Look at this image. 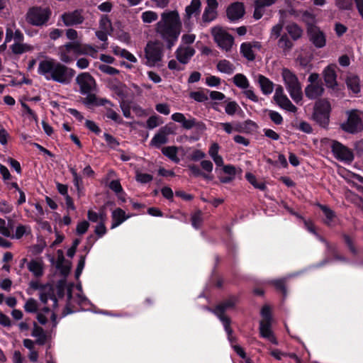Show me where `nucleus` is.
Wrapping results in <instances>:
<instances>
[{"mask_svg":"<svg viewBox=\"0 0 363 363\" xmlns=\"http://www.w3.org/2000/svg\"><path fill=\"white\" fill-rule=\"evenodd\" d=\"M100 30L109 33L112 31V26L110 20L106 16H102L99 22Z\"/></svg>","mask_w":363,"mask_h":363,"instance_id":"3c124183","label":"nucleus"},{"mask_svg":"<svg viewBox=\"0 0 363 363\" xmlns=\"http://www.w3.org/2000/svg\"><path fill=\"white\" fill-rule=\"evenodd\" d=\"M331 150L335 157L339 160L351 162L354 158L352 152L339 142L333 141Z\"/></svg>","mask_w":363,"mask_h":363,"instance_id":"ddd939ff","label":"nucleus"},{"mask_svg":"<svg viewBox=\"0 0 363 363\" xmlns=\"http://www.w3.org/2000/svg\"><path fill=\"white\" fill-rule=\"evenodd\" d=\"M61 18L66 26L80 24L84 21V17L79 11L65 13L61 16Z\"/></svg>","mask_w":363,"mask_h":363,"instance_id":"6ab92c4d","label":"nucleus"},{"mask_svg":"<svg viewBox=\"0 0 363 363\" xmlns=\"http://www.w3.org/2000/svg\"><path fill=\"white\" fill-rule=\"evenodd\" d=\"M158 18V15L153 11H147L142 13L141 18L145 23H150L155 21Z\"/></svg>","mask_w":363,"mask_h":363,"instance_id":"c03bdc74","label":"nucleus"},{"mask_svg":"<svg viewBox=\"0 0 363 363\" xmlns=\"http://www.w3.org/2000/svg\"><path fill=\"white\" fill-rule=\"evenodd\" d=\"M201 0H191V4L185 9V18L189 20L193 16L200 14Z\"/></svg>","mask_w":363,"mask_h":363,"instance_id":"a878e982","label":"nucleus"},{"mask_svg":"<svg viewBox=\"0 0 363 363\" xmlns=\"http://www.w3.org/2000/svg\"><path fill=\"white\" fill-rule=\"evenodd\" d=\"M179 150H183V149L182 147H177L176 146H168L164 147L162 149V153L169 160L176 163H178L179 162V158L177 156V154Z\"/></svg>","mask_w":363,"mask_h":363,"instance_id":"2f4dec72","label":"nucleus"},{"mask_svg":"<svg viewBox=\"0 0 363 363\" xmlns=\"http://www.w3.org/2000/svg\"><path fill=\"white\" fill-rule=\"evenodd\" d=\"M51 15V11L47 7H33L26 14L28 23L35 26H42L47 23Z\"/></svg>","mask_w":363,"mask_h":363,"instance_id":"423d86ee","label":"nucleus"},{"mask_svg":"<svg viewBox=\"0 0 363 363\" xmlns=\"http://www.w3.org/2000/svg\"><path fill=\"white\" fill-rule=\"evenodd\" d=\"M273 99L281 108L291 113H296L297 111V108L291 103L287 96L284 94V89L281 85H277L276 86Z\"/></svg>","mask_w":363,"mask_h":363,"instance_id":"9b49d317","label":"nucleus"},{"mask_svg":"<svg viewBox=\"0 0 363 363\" xmlns=\"http://www.w3.org/2000/svg\"><path fill=\"white\" fill-rule=\"evenodd\" d=\"M86 95L87 96L83 100V103L86 106H101L106 104L111 105L106 99H99L94 94H91V93Z\"/></svg>","mask_w":363,"mask_h":363,"instance_id":"72a5a7b5","label":"nucleus"},{"mask_svg":"<svg viewBox=\"0 0 363 363\" xmlns=\"http://www.w3.org/2000/svg\"><path fill=\"white\" fill-rule=\"evenodd\" d=\"M163 57L162 45L159 43H149L145 48L146 65L150 67L158 65Z\"/></svg>","mask_w":363,"mask_h":363,"instance_id":"0eeeda50","label":"nucleus"},{"mask_svg":"<svg viewBox=\"0 0 363 363\" xmlns=\"http://www.w3.org/2000/svg\"><path fill=\"white\" fill-rule=\"evenodd\" d=\"M28 270L36 277L43 274V262L41 259H32L27 264Z\"/></svg>","mask_w":363,"mask_h":363,"instance_id":"cd10ccee","label":"nucleus"},{"mask_svg":"<svg viewBox=\"0 0 363 363\" xmlns=\"http://www.w3.org/2000/svg\"><path fill=\"white\" fill-rule=\"evenodd\" d=\"M261 315L263 319L261 320L262 322H271V310L269 306H264L261 311Z\"/></svg>","mask_w":363,"mask_h":363,"instance_id":"052dcab7","label":"nucleus"},{"mask_svg":"<svg viewBox=\"0 0 363 363\" xmlns=\"http://www.w3.org/2000/svg\"><path fill=\"white\" fill-rule=\"evenodd\" d=\"M217 128H222L226 133L231 134L236 129L230 123H220L217 124Z\"/></svg>","mask_w":363,"mask_h":363,"instance_id":"69168bd1","label":"nucleus"},{"mask_svg":"<svg viewBox=\"0 0 363 363\" xmlns=\"http://www.w3.org/2000/svg\"><path fill=\"white\" fill-rule=\"evenodd\" d=\"M331 105L329 101L325 99L318 100L314 106L313 119L320 125L325 127L330 120Z\"/></svg>","mask_w":363,"mask_h":363,"instance_id":"20e7f679","label":"nucleus"},{"mask_svg":"<svg viewBox=\"0 0 363 363\" xmlns=\"http://www.w3.org/2000/svg\"><path fill=\"white\" fill-rule=\"evenodd\" d=\"M98 68L104 73L109 75H115L118 74V70L116 68L111 67L107 65L101 64L99 65Z\"/></svg>","mask_w":363,"mask_h":363,"instance_id":"5fc2aeb1","label":"nucleus"},{"mask_svg":"<svg viewBox=\"0 0 363 363\" xmlns=\"http://www.w3.org/2000/svg\"><path fill=\"white\" fill-rule=\"evenodd\" d=\"M335 5L340 9L347 10L352 7V0H334Z\"/></svg>","mask_w":363,"mask_h":363,"instance_id":"680f3d73","label":"nucleus"},{"mask_svg":"<svg viewBox=\"0 0 363 363\" xmlns=\"http://www.w3.org/2000/svg\"><path fill=\"white\" fill-rule=\"evenodd\" d=\"M260 335L262 337L267 339L272 343L277 345L278 342L271 330V322H262L259 323Z\"/></svg>","mask_w":363,"mask_h":363,"instance_id":"393cba45","label":"nucleus"},{"mask_svg":"<svg viewBox=\"0 0 363 363\" xmlns=\"http://www.w3.org/2000/svg\"><path fill=\"white\" fill-rule=\"evenodd\" d=\"M281 77L291 98L295 103L299 104L302 101L303 94L301 86L297 77L286 68L282 69Z\"/></svg>","mask_w":363,"mask_h":363,"instance_id":"7ed1b4c3","label":"nucleus"},{"mask_svg":"<svg viewBox=\"0 0 363 363\" xmlns=\"http://www.w3.org/2000/svg\"><path fill=\"white\" fill-rule=\"evenodd\" d=\"M182 30V21L177 11H165L156 23V33L171 48L177 41Z\"/></svg>","mask_w":363,"mask_h":363,"instance_id":"f257e3e1","label":"nucleus"},{"mask_svg":"<svg viewBox=\"0 0 363 363\" xmlns=\"http://www.w3.org/2000/svg\"><path fill=\"white\" fill-rule=\"evenodd\" d=\"M0 233L5 237L12 238L11 230L3 219L0 220Z\"/></svg>","mask_w":363,"mask_h":363,"instance_id":"0e129e2a","label":"nucleus"},{"mask_svg":"<svg viewBox=\"0 0 363 363\" xmlns=\"http://www.w3.org/2000/svg\"><path fill=\"white\" fill-rule=\"evenodd\" d=\"M211 33L219 48L225 52L230 51L234 44V38L225 28L216 26L211 28Z\"/></svg>","mask_w":363,"mask_h":363,"instance_id":"39448f33","label":"nucleus"},{"mask_svg":"<svg viewBox=\"0 0 363 363\" xmlns=\"http://www.w3.org/2000/svg\"><path fill=\"white\" fill-rule=\"evenodd\" d=\"M244 13V5L240 2L230 4L227 9V16L230 21H236L241 18Z\"/></svg>","mask_w":363,"mask_h":363,"instance_id":"412c9836","label":"nucleus"},{"mask_svg":"<svg viewBox=\"0 0 363 363\" xmlns=\"http://www.w3.org/2000/svg\"><path fill=\"white\" fill-rule=\"evenodd\" d=\"M233 81L238 88L247 89L250 88V82L247 77L242 74H237L233 77Z\"/></svg>","mask_w":363,"mask_h":363,"instance_id":"e433bc0d","label":"nucleus"},{"mask_svg":"<svg viewBox=\"0 0 363 363\" xmlns=\"http://www.w3.org/2000/svg\"><path fill=\"white\" fill-rule=\"evenodd\" d=\"M77 52H79V42L77 41L60 46L57 50L60 60L65 63L72 62L74 56L78 55Z\"/></svg>","mask_w":363,"mask_h":363,"instance_id":"9d476101","label":"nucleus"},{"mask_svg":"<svg viewBox=\"0 0 363 363\" xmlns=\"http://www.w3.org/2000/svg\"><path fill=\"white\" fill-rule=\"evenodd\" d=\"M12 52L16 55H21L24 52H31L33 47L27 43H22L21 41L15 42L11 46Z\"/></svg>","mask_w":363,"mask_h":363,"instance_id":"473e14b6","label":"nucleus"},{"mask_svg":"<svg viewBox=\"0 0 363 363\" xmlns=\"http://www.w3.org/2000/svg\"><path fill=\"white\" fill-rule=\"evenodd\" d=\"M89 223L86 220H83L79 223L77 225V233L79 235L84 234L88 230Z\"/></svg>","mask_w":363,"mask_h":363,"instance_id":"338daca9","label":"nucleus"},{"mask_svg":"<svg viewBox=\"0 0 363 363\" xmlns=\"http://www.w3.org/2000/svg\"><path fill=\"white\" fill-rule=\"evenodd\" d=\"M96 52L97 50L94 47L89 45H82L79 42V52H77V55H89L94 57Z\"/></svg>","mask_w":363,"mask_h":363,"instance_id":"37998d69","label":"nucleus"},{"mask_svg":"<svg viewBox=\"0 0 363 363\" xmlns=\"http://www.w3.org/2000/svg\"><path fill=\"white\" fill-rule=\"evenodd\" d=\"M320 209L323 211L325 216V222L328 225H330L333 222L334 218L335 217V214L333 211H332L330 208L327 207L326 206L323 205H319Z\"/></svg>","mask_w":363,"mask_h":363,"instance_id":"a18cd8bd","label":"nucleus"},{"mask_svg":"<svg viewBox=\"0 0 363 363\" xmlns=\"http://www.w3.org/2000/svg\"><path fill=\"white\" fill-rule=\"evenodd\" d=\"M76 82L79 87V92L81 94L86 95L96 89V81L88 72L79 74L76 77Z\"/></svg>","mask_w":363,"mask_h":363,"instance_id":"1a4fd4ad","label":"nucleus"},{"mask_svg":"<svg viewBox=\"0 0 363 363\" xmlns=\"http://www.w3.org/2000/svg\"><path fill=\"white\" fill-rule=\"evenodd\" d=\"M284 28V22L283 21H280L277 24L274 25L270 32L269 38L271 40H277L280 38L282 35L281 33Z\"/></svg>","mask_w":363,"mask_h":363,"instance_id":"79ce46f5","label":"nucleus"},{"mask_svg":"<svg viewBox=\"0 0 363 363\" xmlns=\"http://www.w3.org/2000/svg\"><path fill=\"white\" fill-rule=\"evenodd\" d=\"M307 35L309 41L316 48H323L326 45V35L318 26L307 28Z\"/></svg>","mask_w":363,"mask_h":363,"instance_id":"f8f14e48","label":"nucleus"},{"mask_svg":"<svg viewBox=\"0 0 363 363\" xmlns=\"http://www.w3.org/2000/svg\"><path fill=\"white\" fill-rule=\"evenodd\" d=\"M277 45L280 48L283 50H289L293 45L292 43L286 34L282 35L279 38L277 42Z\"/></svg>","mask_w":363,"mask_h":363,"instance_id":"de8ad7c7","label":"nucleus"},{"mask_svg":"<svg viewBox=\"0 0 363 363\" xmlns=\"http://www.w3.org/2000/svg\"><path fill=\"white\" fill-rule=\"evenodd\" d=\"M220 146L216 143H212L209 150L208 155L213 160L216 167L223 166V159L221 155H219Z\"/></svg>","mask_w":363,"mask_h":363,"instance_id":"c85d7f7f","label":"nucleus"},{"mask_svg":"<svg viewBox=\"0 0 363 363\" xmlns=\"http://www.w3.org/2000/svg\"><path fill=\"white\" fill-rule=\"evenodd\" d=\"M108 186L116 193L118 199L122 202L126 201V194L123 190L121 183H109Z\"/></svg>","mask_w":363,"mask_h":363,"instance_id":"ea45409f","label":"nucleus"},{"mask_svg":"<svg viewBox=\"0 0 363 363\" xmlns=\"http://www.w3.org/2000/svg\"><path fill=\"white\" fill-rule=\"evenodd\" d=\"M24 309L28 313H35L38 310V303L34 298H28L24 305Z\"/></svg>","mask_w":363,"mask_h":363,"instance_id":"09e8293b","label":"nucleus"},{"mask_svg":"<svg viewBox=\"0 0 363 363\" xmlns=\"http://www.w3.org/2000/svg\"><path fill=\"white\" fill-rule=\"evenodd\" d=\"M203 222L202 213L200 211L194 213L191 216V224L194 228H199Z\"/></svg>","mask_w":363,"mask_h":363,"instance_id":"603ef678","label":"nucleus"},{"mask_svg":"<svg viewBox=\"0 0 363 363\" xmlns=\"http://www.w3.org/2000/svg\"><path fill=\"white\" fill-rule=\"evenodd\" d=\"M129 218L128 216L125 215V211L121 208H116L112 212V225L111 228L113 229L118 225H120L122 223H123L125 220Z\"/></svg>","mask_w":363,"mask_h":363,"instance_id":"c756f323","label":"nucleus"},{"mask_svg":"<svg viewBox=\"0 0 363 363\" xmlns=\"http://www.w3.org/2000/svg\"><path fill=\"white\" fill-rule=\"evenodd\" d=\"M106 116L108 118L111 119L112 121H115L116 123H120L122 121L120 116L113 108H107V110L106 112Z\"/></svg>","mask_w":363,"mask_h":363,"instance_id":"6e6d98bb","label":"nucleus"},{"mask_svg":"<svg viewBox=\"0 0 363 363\" xmlns=\"http://www.w3.org/2000/svg\"><path fill=\"white\" fill-rule=\"evenodd\" d=\"M190 97L199 102L206 101L208 99L207 94L203 91L191 92Z\"/></svg>","mask_w":363,"mask_h":363,"instance_id":"8fccbe9b","label":"nucleus"},{"mask_svg":"<svg viewBox=\"0 0 363 363\" xmlns=\"http://www.w3.org/2000/svg\"><path fill=\"white\" fill-rule=\"evenodd\" d=\"M31 233V228L29 225H18L16 227L14 235H12V238L20 239L23 235H28Z\"/></svg>","mask_w":363,"mask_h":363,"instance_id":"a19ab883","label":"nucleus"},{"mask_svg":"<svg viewBox=\"0 0 363 363\" xmlns=\"http://www.w3.org/2000/svg\"><path fill=\"white\" fill-rule=\"evenodd\" d=\"M235 298H230L226 301L218 305L213 310V313L220 319L221 322H224V320H230L228 317L224 315V313L232 308L235 304Z\"/></svg>","mask_w":363,"mask_h":363,"instance_id":"aec40b11","label":"nucleus"},{"mask_svg":"<svg viewBox=\"0 0 363 363\" xmlns=\"http://www.w3.org/2000/svg\"><path fill=\"white\" fill-rule=\"evenodd\" d=\"M38 72L48 80H53L64 84H69L74 74L72 69L48 57L40 62Z\"/></svg>","mask_w":363,"mask_h":363,"instance_id":"f03ea898","label":"nucleus"},{"mask_svg":"<svg viewBox=\"0 0 363 363\" xmlns=\"http://www.w3.org/2000/svg\"><path fill=\"white\" fill-rule=\"evenodd\" d=\"M39 296L42 303L46 304L50 300L52 303V307L53 308H57V301L55 296L54 288L51 285L47 284L41 286L40 288Z\"/></svg>","mask_w":363,"mask_h":363,"instance_id":"dca6fc26","label":"nucleus"},{"mask_svg":"<svg viewBox=\"0 0 363 363\" xmlns=\"http://www.w3.org/2000/svg\"><path fill=\"white\" fill-rule=\"evenodd\" d=\"M239 108L238 104L235 101H230L227 103L225 111L228 115H234Z\"/></svg>","mask_w":363,"mask_h":363,"instance_id":"4d7b16f0","label":"nucleus"},{"mask_svg":"<svg viewBox=\"0 0 363 363\" xmlns=\"http://www.w3.org/2000/svg\"><path fill=\"white\" fill-rule=\"evenodd\" d=\"M162 123L160 118L157 116H152L147 121V126L150 129H152L158 126Z\"/></svg>","mask_w":363,"mask_h":363,"instance_id":"13d9d810","label":"nucleus"},{"mask_svg":"<svg viewBox=\"0 0 363 363\" xmlns=\"http://www.w3.org/2000/svg\"><path fill=\"white\" fill-rule=\"evenodd\" d=\"M277 0H255L253 17L260 19L265 13V8L274 4Z\"/></svg>","mask_w":363,"mask_h":363,"instance_id":"4be33fe9","label":"nucleus"},{"mask_svg":"<svg viewBox=\"0 0 363 363\" xmlns=\"http://www.w3.org/2000/svg\"><path fill=\"white\" fill-rule=\"evenodd\" d=\"M32 336L36 338V342L39 345H44L46 340V335L43 329L36 324L32 331Z\"/></svg>","mask_w":363,"mask_h":363,"instance_id":"4c0bfd02","label":"nucleus"},{"mask_svg":"<svg viewBox=\"0 0 363 363\" xmlns=\"http://www.w3.org/2000/svg\"><path fill=\"white\" fill-rule=\"evenodd\" d=\"M269 116L275 124L279 125L283 121L281 114L275 111H269Z\"/></svg>","mask_w":363,"mask_h":363,"instance_id":"e2e57ef3","label":"nucleus"},{"mask_svg":"<svg viewBox=\"0 0 363 363\" xmlns=\"http://www.w3.org/2000/svg\"><path fill=\"white\" fill-rule=\"evenodd\" d=\"M324 92L321 83L309 84L305 88V94L309 99H315L320 96Z\"/></svg>","mask_w":363,"mask_h":363,"instance_id":"b1692460","label":"nucleus"},{"mask_svg":"<svg viewBox=\"0 0 363 363\" xmlns=\"http://www.w3.org/2000/svg\"><path fill=\"white\" fill-rule=\"evenodd\" d=\"M302 19L307 24V28L316 26L315 25L316 23L315 16L313 13L305 11L302 15Z\"/></svg>","mask_w":363,"mask_h":363,"instance_id":"49530a36","label":"nucleus"},{"mask_svg":"<svg viewBox=\"0 0 363 363\" xmlns=\"http://www.w3.org/2000/svg\"><path fill=\"white\" fill-rule=\"evenodd\" d=\"M261 48L260 43L257 41L245 42L240 45V53L248 60H254L256 52Z\"/></svg>","mask_w":363,"mask_h":363,"instance_id":"2eb2a0df","label":"nucleus"},{"mask_svg":"<svg viewBox=\"0 0 363 363\" xmlns=\"http://www.w3.org/2000/svg\"><path fill=\"white\" fill-rule=\"evenodd\" d=\"M216 168L222 169L223 173L228 176L229 179H235V175L241 173V170L240 169H238L231 164L225 165L224 162L223 163V166Z\"/></svg>","mask_w":363,"mask_h":363,"instance_id":"c9c22d12","label":"nucleus"},{"mask_svg":"<svg viewBox=\"0 0 363 363\" xmlns=\"http://www.w3.org/2000/svg\"><path fill=\"white\" fill-rule=\"evenodd\" d=\"M22 107L24 109L23 114H26L28 116V118L30 120H33L35 122V123H38V116L36 114L29 108V106L26 104L25 103H22Z\"/></svg>","mask_w":363,"mask_h":363,"instance_id":"bf43d9fd","label":"nucleus"},{"mask_svg":"<svg viewBox=\"0 0 363 363\" xmlns=\"http://www.w3.org/2000/svg\"><path fill=\"white\" fill-rule=\"evenodd\" d=\"M286 30L294 40L300 38L303 34L302 29L296 23L289 24Z\"/></svg>","mask_w":363,"mask_h":363,"instance_id":"58836bf2","label":"nucleus"},{"mask_svg":"<svg viewBox=\"0 0 363 363\" xmlns=\"http://www.w3.org/2000/svg\"><path fill=\"white\" fill-rule=\"evenodd\" d=\"M257 79L263 94L269 95L273 92L274 83L271 80L262 74H258Z\"/></svg>","mask_w":363,"mask_h":363,"instance_id":"bb28decb","label":"nucleus"},{"mask_svg":"<svg viewBox=\"0 0 363 363\" xmlns=\"http://www.w3.org/2000/svg\"><path fill=\"white\" fill-rule=\"evenodd\" d=\"M196 39V35L193 33H185L182 36V43L184 45H191Z\"/></svg>","mask_w":363,"mask_h":363,"instance_id":"774afa93","label":"nucleus"},{"mask_svg":"<svg viewBox=\"0 0 363 363\" xmlns=\"http://www.w3.org/2000/svg\"><path fill=\"white\" fill-rule=\"evenodd\" d=\"M342 128L348 133H356L363 130L362 113L357 111H351L348 119L341 125Z\"/></svg>","mask_w":363,"mask_h":363,"instance_id":"6e6552de","label":"nucleus"},{"mask_svg":"<svg viewBox=\"0 0 363 363\" xmlns=\"http://www.w3.org/2000/svg\"><path fill=\"white\" fill-rule=\"evenodd\" d=\"M173 133L174 130L168 125L163 127L160 130L159 133L152 138L151 145L155 147H160L167 142V136Z\"/></svg>","mask_w":363,"mask_h":363,"instance_id":"5701e85b","label":"nucleus"},{"mask_svg":"<svg viewBox=\"0 0 363 363\" xmlns=\"http://www.w3.org/2000/svg\"><path fill=\"white\" fill-rule=\"evenodd\" d=\"M337 67L335 64H330L324 68L323 77L328 89L336 90L337 89Z\"/></svg>","mask_w":363,"mask_h":363,"instance_id":"4468645a","label":"nucleus"},{"mask_svg":"<svg viewBox=\"0 0 363 363\" xmlns=\"http://www.w3.org/2000/svg\"><path fill=\"white\" fill-rule=\"evenodd\" d=\"M206 3L207 5L202 15V21L204 23H209L217 16L218 2L216 0H206Z\"/></svg>","mask_w":363,"mask_h":363,"instance_id":"f3484780","label":"nucleus"},{"mask_svg":"<svg viewBox=\"0 0 363 363\" xmlns=\"http://www.w3.org/2000/svg\"><path fill=\"white\" fill-rule=\"evenodd\" d=\"M346 84L347 88L353 93L358 94L360 92V81L357 76L354 74H350L347 76L346 79Z\"/></svg>","mask_w":363,"mask_h":363,"instance_id":"7c9ffc66","label":"nucleus"},{"mask_svg":"<svg viewBox=\"0 0 363 363\" xmlns=\"http://www.w3.org/2000/svg\"><path fill=\"white\" fill-rule=\"evenodd\" d=\"M217 69L219 72L227 74H231L235 71V66L232 62L226 60H220L217 64Z\"/></svg>","mask_w":363,"mask_h":363,"instance_id":"f704fd0d","label":"nucleus"},{"mask_svg":"<svg viewBox=\"0 0 363 363\" xmlns=\"http://www.w3.org/2000/svg\"><path fill=\"white\" fill-rule=\"evenodd\" d=\"M195 49L191 46H179L176 50V57L179 63L185 65L195 54Z\"/></svg>","mask_w":363,"mask_h":363,"instance_id":"a211bd4d","label":"nucleus"},{"mask_svg":"<svg viewBox=\"0 0 363 363\" xmlns=\"http://www.w3.org/2000/svg\"><path fill=\"white\" fill-rule=\"evenodd\" d=\"M230 320H224V322H222L225 331L228 335V339L230 342H233L235 340V337L233 335V330L230 328Z\"/></svg>","mask_w":363,"mask_h":363,"instance_id":"864d4df0","label":"nucleus"}]
</instances>
